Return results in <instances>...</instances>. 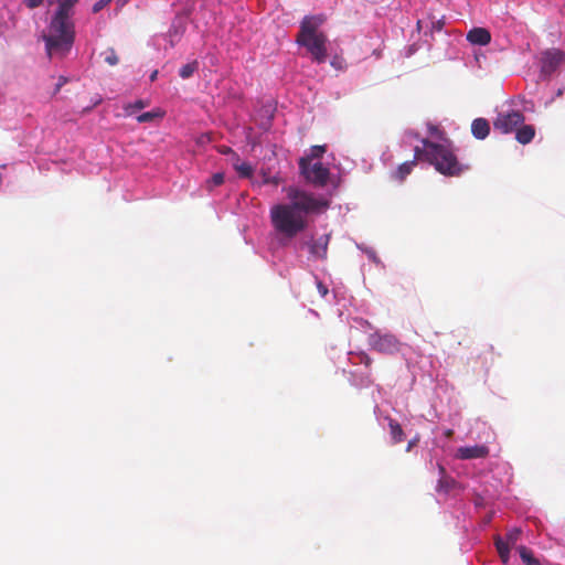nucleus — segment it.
<instances>
[{"mask_svg":"<svg viewBox=\"0 0 565 565\" xmlns=\"http://www.w3.org/2000/svg\"><path fill=\"white\" fill-rule=\"evenodd\" d=\"M287 203L270 207L269 218L276 234L285 239H292L308 226V216L328 210L329 201L296 186L285 189Z\"/></svg>","mask_w":565,"mask_h":565,"instance_id":"obj_1","label":"nucleus"},{"mask_svg":"<svg viewBox=\"0 0 565 565\" xmlns=\"http://www.w3.org/2000/svg\"><path fill=\"white\" fill-rule=\"evenodd\" d=\"M72 0H58V8L50 24V33L43 35L46 53L64 56L74 43V26L70 22Z\"/></svg>","mask_w":565,"mask_h":565,"instance_id":"obj_2","label":"nucleus"},{"mask_svg":"<svg viewBox=\"0 0 565 565\" xmlns=\"http://www.w3.org/2000/svg\"><path fill=\"white\" fill-rule=\"evenodd\" d=\"M423 145L424 148L416 147L414 149V154L433 164L439 173L452 177L459 175L468 169L458 162L457 157L448 147L428 139H423Z\"/></svg>","mask_w":565,"mask_h":565,"instance_id":"obj_3","label":"nucleus"},{"mask_svg":"<svg viewBox=\"0 0 565 565\" xmlns=\"http://www.w3.org/2000/svg\"><path fill=\"white\" fill-rule=\"evenodd\" d=\"M299 170L306 181L315 186L323 188L327 185L330 177V170L321 162L312 163L310 162V158H300Z\"/></svg>","mask_w":565,"mask_h":565,"instance_id":"obj_4","label":"nucleus"},{"mask_svg":"<svg viewBox=\"0 0 565 565\" xmlns=\"http://www.w3.org/2000/svg\"><path fill=\"white\" fill-rule=\"evenodd\" d=\"M369 345L381 354L393 355L401 351L402 342L392 333L376 331L369 335Z\"/></svg>","mask_w":565,"mask_h":565,"instance_id":"obj_5","label":"nucleus"},{"mask_svg":"<svg viewBox=\"0 0 565 565\" xmlns=\"http://www.w3.org/2000/svg\"><path fill=\"white\" fill-rule=\"evenodd\" d=\"M296 42L305 46L307 51L311 54L312 61L321 64L327 60V42L328 38L324 33H320L316 36L305 38L301 40H296Z\"/></svg>","mask_w":565,"mask_h":565,"instance_id":"obj_6","label":"nucleus"},{"mask_svg":"<svg viewBox=\"0 0 565 565\" xmlns=\"http://www.w3.org/2000/svg\"><path fill=\"white\" fill-rule=\"evenodd\" d=\"M525 120L524 115L520 110H511L509 113H500L493 121V127L501 134H511L518 129Z\"/></svg>","mask_w":565,"mask_h":565,"instance_id":"obj_7","label":"nucleus"},{"mask_svg":"<svg viewBox=\"0 0 565 565\" xmlns=\"http://www.w3.org/2000/svg\"><path fill=\"white\" fill-rule=\"evenodd\" d=\"M521 536V530L515 527L509 531L505 535V541L501 536L494 537V545L497 547L500 559L503 564H508L510 559V548L515 546Z\"/></svg>","mask_w":565,"mask_h":565,"instance_id":"obj_8","label":"nucleus"},{"mask_svg":"<svg viewBox=\"0 0 565 565\" xmlns=\"http://www.w3.org/2000/svg\"><path fill=\"white\" fill-rule=\"evenodd\" d=\"M565 54L558 49L546 50L541 56V73L552 75L564 61Z\"/></svg>","mask_w":565,"mask_h":565,"instance_id":"obj_9","label":"nucleus"},{"mask_svg":"<svg viewBox=\"0 0 565 565\" xmlns=\"http://www.w3.org/2000/svg\"><path fill=\"white\" fill-rule=\"evenodd\" d=\"M326 21V15H307L300 23V30L296 40L319 35L321 32L318 31Z\"/></svg>","mask_w":565,"mask_h":565,"instance_id":"obj_10","label":"nucleus"},{"mask_svg":"<svg viewBox=\"0 0 565 565\" xmlns=\"http://www.w3.org/2000/svg\"><path fill=\"white\" fill-rule=\"evenodd\" d=\"M489 455V448L484 445L465 446L457 449L456 457L462 460L486 458Z\"/></svg>","mask_w":565,"mask_h":565,"instance_id":"obj_11","label":"nucleus"},{"mask_svg":"<svg viewBox=\"0 0 565 565\" xmlns=\"http://www.w3.org/2000/svg\"><path fill=\"white\" fill-rule=\"evenodd\" d=\"M329 238V235H323L313 241L309 246L310 254L316 258L326 259L328 253Z\"/></svg>","mask_w":565,"mask_h":565,"instance_id":"obj_12","label":"nucleus"},{"mask_svg":"<svg viewBox=\"0 0 565 565\" xmlns=\"http://www.w3.org/2000/svg\"><path fill=\"white\" fill-rule=\"evenodd\" d=\"M467 40L471 44L487 45L491 41L490 32L484 28H473L467 34Z\"/></svg>","mask_w":565,"mask_h":565,"instance_id":"obj_13","label":"nucleus"},{"mask_svg":"<svg viewBox=\"0 0 565 565\" xmlns=\"http://www.w3.org/2000/svg\"><path fill=\"white\" fill-rule=\"evenodd\" d=\"M471 132L477 139H486L490 132L489 121L484 118H476L471 124Z\"/></svg>","mask_w":565,"mask_h":565,"instance_id":"obj_14","label":"nucleus"},{"mask_svg":"<svg viewBox=\"0 0 565 565\" xmlns=\"http://www.w3.org/2000/svg\"><path fill=\"white\" fill-rule=\"evenodd\" d=\"M417 160H423V158H416L415 154L413 160L399 164L397 170L393 173V178L399 182L404 181L417 164Z\"/></svg>","mask_w":565,"mask_h":565,"instance_id":"obj_15","label":"nucleus"},{"mask_svg":"<svg viewBox=\"0 0 565 565\" xmlns=\"http://www.w3.org/2000/svg\"><path fill=\"white\" fill-rule=\"evenodd\" d=\"M534 136L535 129L532 125L522 124L521 127H519L515 130V139L522 145L530 143L533 140Z\"/></svg>","mask_w":565,"mask_h":565,"instance_id":"obj_16","label":"nucleus"},{"mask_svg":"<svg viewBox=\"0 0 565 565\" xmlns=\"http://www.w3.org/2000/svg\"><path fill=\"white\" fill-rule=\"evenodd\" d=\"M388 428L391 438L393 440V444L402 443L405 438V434L403 431L402 426L399 423L393 418H388Z\"/></svg>","mask_w":565,"mask_h":565,"instance_id":"obj_17","label":"nucleus"},{"mask_svg":"<svg viewBox=\"0 0 565 565\" xmlns=\"http://www.w3.org/2000/svg\"><path fill=\"white\" fill-rule=\"evenodd\" d=\"M439 472L441 476L438 481L437 491H443V492L450 491L455 487L456 481L452 478L446 476L445 468L441 465H439Z\"/></svg>","mask_w":565,"mask_h":565,"instance_id":"obj_18","label":"nucleus"},{"mask_svg":"<svg viewBox=\"0 0 565 565\" xmlns=\"http://www.w3.org/2000/svg\"><path fill=\"white\" fill-rule=\"evenodd\" d=\"M185 28L182 24H172L167 33L170 45L173 47L181 39Z\"/></svg>","mask_w":565,"mask_h":565,"instance_id":"obj_19","label":"nucleus"},{"mask_svg":"<svg viewBox=\"0 0 565 565\" xmlns=\"http://www.w3.org/2000/svg\"><path fill=\"white\" fill-rule=\"evenodd\" d=\"M164 116V111H162L160 108L152 109L150 111H146L137 116V121L142 122H151L156 119H161Z\"/></svg>","mask_w":565,"mask_h":565,"instance_id":"obj_20","label":"nucleus"},{"mask_svg":"<svg viewBox=\"0 0 565 565\" xmlns=\"http://www.w3.org/2000/svg\"><path fill=\"white\" fill-rule=\"evenodd\" d=\"M521 559L525 565H541L539 559L534 557L533 552L524 545L516 547Z\"/></svg>","mask_w":565,"mask_h":565,"instance_id":"obj_21","label":"nucleus"},{"mask_svg":"<svg viewBox=\"0 0 565 565\" xmlns=\"http://www.w3.org/2000/svg\"><path fill=\"white\" fill-rule=\"evenodd\" d=\"M350 356H351L350 360L353 364L360 363V364H363L367 369H370L373 363L372 358L363 351L355 352V353L350 352Z\"/></svg>","mask_w":565,"mask_h":565,"instance_id":"obj_22","label":"nucleus"},{"mask_svg":"<svg viewBox=\"0 0 565 565\" xmlns=\"http://www.w3.org/2000/svg\"><path fill=\"white\" fill-rule=\"evenodd\" d=\"M234 169L242 178H250L254 173V168L248 162H239L237 160L236 163H234Z\"/></svg>","mask_w":565,"mask_h":565,"instance_id":"obj_23","label":"nucleus"},{"mask_svg":"<svg viewBox=\"0 0 565 565\" xmlns=\"http://www.w3.org/2000/svg\"><path fill=\"white\" fill-rule=\"evenodd\" d=\"M199 68V62L198 61H192L188 64H184L180 71H179V75L183 78V79H186V78H190L194 72H196Z\"/></svg>","mask_w":565,"mask_h":565,"instance_id":"obj_24","label":"nucleus"},{"mask_svg":"<svg viewBox=\"0 0 565 565\" xmlns=\"http://www.w3.org/2000/svg\"><path fill=\"white\" fill-rule=\"evenodd\" d=\"M148 105H149V102L143 100V99H138L135 103L125 105L124 109H125L126 115L131 116L137 110L142 109V108L147 107Z\"/></svg>","mask_w":565,"mask_h":565,"instance_id":"obj_25","label":"nucleus"},{"mask_svg":"<svg viewBox=\"0 0 565 565\" xmlns=\"http://www.w3.org/2000/svg\"><path fill=\"white\" fill-rule=\"evenodd\" d=\"M102 55L104 56V61L110 66H115L119 62L116 51L111 47L103 52Z\"/></svg>","mask_w":565,"mask_h":565,"instance_id":"obj_26","label":"nucleus"},{"mask_svg":"<svg viewBox=\"0 0 565 565\" xmlns=\"http://www.w3.org/2000/svg\"><path fill=\"white\" fill-rule=\"evenodd\" d=\"M326 151H327V146L326 145H323V146H320V145L312 146L311 149H310V154L307 156L306 158H310V162H312L313 159L321 158Z\"/></svg>","mask_w":565,"mask_h":565,"instance_id":"obj_27","label":"nucleus"},{"mask_svg":"<svg viewBox=\"0 0 565 565\" xmlns=\"http://www.w3.org/2000/svg\"><path fill=\"white\" fill-rule=\"evenodd\" d=\"M224 183V174L223 173H215L212 175L210 180V184L212 186H218Z\"/></svg>","mask_w":565,"mask_h":565,"instance_id":"obj_28","label":"nucleus"},{"mask_svg":"<svg viewBox=\"0 0 565 565\" xmlns=\"http://www.w3.org/2000/svg\"><path fill=\"white\" fill-rule=\"evenodd\" d=\"M109 1H110V0H99V1H97V2L93 6V12H94V13L99 12L102 9H104V8L108 4V2H109Z\"/></svg>","mask_w":565,"mask_h":565,"instance_id":"obj_29","label":"nucleus"},{"mask_svg":"<svg viewBox=\"0 0 565 565\" xmlns=\"http://www.w3.org/2000/svg\"><path fill=\"white\" fill-rule=\"evenodd\" d=\"M317 289L321 297H326L329 292L328 287L322 281H317Z\"/></svg>","mask_w":565,"mask_h":565,"instance_id":"obj_30","label":"nucleus"},{"mask_svg":"<svg viewBox=\"0 0 565 565\" xmlns=\"http://www.w3.org/2000/svg\"><path fill=\"white\" fill-rule=\"evenodd\" d=\"M44 0H24L25 6L29 9H35L43 3Z\"/></svg>","mask_w":565,"mask_h":565,"instance_id":"obj_31","label":"nucleus"},{"mask_svg":"<svg viewBox=\"0 0 565 565\" xmlns=\"http://www.w3.org/2000/svg\"><path fill=\"white\" fill-rule=\"evenodd\" d=\"M331 65L334 67V68H338V70H341L342 68V61L338 60V58H333L331 61Z\"/></svg>","mask_w":565,"mask_h":565,"instance_id":"obj_32","label":"nucleus"},{"mask_svg":"<svg viewBox=\"0 0 565 565\" xmlns=\"http://www.w3.org/2000/svg\"><path fill=\"white\" fill-rule=\"evenodd\" d=\"M418 439L417 438H414L412 440L408 441L407 444V447H406V451H411L412 448L417 444Z\"/></svg>","mask_w":565,"mask_h":565,"instance_id":"obj_33","label":"nucleus"},{"mask_svg":"<svg viewBox=\"0 0 565 565\" xmlns=\"http://www.w3.org/2000/svg\"><path fill=\"white\" fill-rule=\"evenodd\" d=\"M220 152L227 154V153L233 152V150L230 147L223 146V147H221Z\"/></svg>","mask_w":565,"mask_h":565,"instance_id":"obj_34","label":"nucleus"},{"mask_svg":"<svg viewBox=\"0 0 565 565\" xmlns=\"http://www.w3.org/2000/svg\"><path fill=\"white\" fill-rule=\"evenodd\" d=\"M157 75H158V71L152 72V74L150 75V81L151 82L156 81Z\"/></svg>","mask_w":565,"mask_h":565,"instance_id":"obj_35","label":"nucleus"},{"mask_svg":"<svg viewBox=\"0 0 565 565\" xmlns=\"http://www.w3.org/2000/svg\"><path fill=\"white\" fill-rule=\"evenodd\" d=\"M65 81L61 78L60 83L57 84V89L61 87V85H63Z\"/></svg>","mask_w":565,"mask_h":565,"instance_id":"obj_36","label":"nucleus"},{"mask_svg":"<svg viewBox=\"0 0 565 565\" xmlns=\"http://www.w3.org/2000/svg\"><path fill=\"white\" fill-rule=\"evenodd\" d=\"M451 435H452V430L449 429L446 431V436L450 437Z\"/></svg>","mask_w":565,"mask_h":565,"instance_id":"obj_37","label":"nucleus"},{"mask_svg":"<svg viewBox=\"0 0 565 565\" xmlns=\"http://www.w3.org/2000/svg\"><path fill=\"white\" fill-rule=\"evenodd\" d=\"M366 379H367V384H372L373 383V381L370 379V375H367Z\"/></svg>","mask_w":565,"mask_h":565,"instance_id":"obj_38","label":"nucleus"},{"mask_svg":"<svg viewBox=\"0 0 565 565\" xmlns=\"http://www.w3.org/2000/svg\"><path fill=\"white\" fill-rule=\"evenodd\" d=\"M78 0H72V4L74 6Z\"/></svg>","mask_w":565,"mask_h":565,"instance_id":"obj_39","label":"nucleus"}]
</instances>
